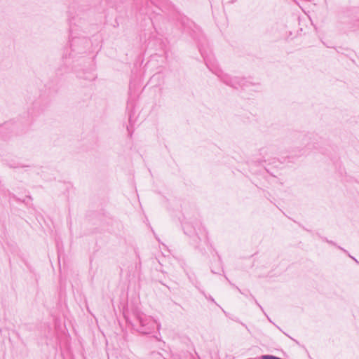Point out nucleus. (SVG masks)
<instances>
[{
	"label": "nucleus",
	"instance_id": "obj_1",
	"mask_svg": "<svg viewBox=\"0 0 359 359\" xmlns=\"http://www.w3.org/2000/svg\"><path fill=\"white\" fill-rule=\"evenodd\" d=\"M262 358L263 359H281V358H277V357H275L273 355H264L262 357Z\"/></svg>",
	"mask_w": 359,
	"mask_h": 359
}]
</instances>
